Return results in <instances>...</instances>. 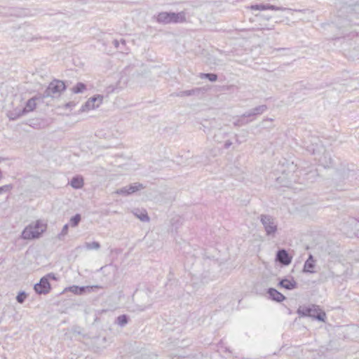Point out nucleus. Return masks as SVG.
<instances>
[{
  "mask_svg": "<svg viewBox=\"0 0 359 359\" xmlns=\"http://www.w3.org/2000/svg\"><path fill=\"white\" fill-rule=\"evenodd\" d=\"M156 22L159 24H177L186 22V13L181 11L174 12H161L154 16Z\"/></svg>",
  "mask_w": 359,
  "mask_h": 359,
  "instance_id": "f257e3e1",
  "label": "nucleus"
},
{
  "mask_svg": "<svg viewBox=\"0 0 359 359\" xmlns=\"http://www.w3.org/2000/svg\"><path fill=\"white\" fill-rule=\"evenodd\" d=\"M46 225L40 221H36L34 224L26 226L22 232L21 238L24 240H32L39 238L46 231Z\"/></svg>",
  "mask_w": 359,
  "mask_h": 359,
  "instance_id": "f03ea898",
  "label": "nucleus"
},
{
  "mask_svg": "<svg viewBox=\"0 0 359 359\" xmlns=\"http://www.w3.org/2000/svg\"><path fill=\"white\" fill-rule=\"evenodd\" d=\"M297 313L301 316L311 317L320 322H325L326 319L325 311L315 304L298 309Z\"/></svg>",
  "mask_w": 359,
  "mask_h": 359,
  "instance_id": "7ed1b4c3",
  "label": "nucleus"
},
{
  "mask_svg": "<svg viewBox=\"0 0 359 359\" xmlns=\"http://www.w3.org/2000/svg\"><path fill=\"white\" fill-rule=\"evenodd\" d=\"M260 222L264 226L266 235L274 238L278 231L275 218L269 215H261Z\"/></svg>",
  "mask_w": 359,
  "mask_h": 359,
  "instance_id": "20e7f679",
  "label": "nucleus"
},
{
  "mask_svg": "<svg viewBox=\"0 0 359 359\" xmlns=\"http://www.w3.org/2000/svg\"><path fill=\"white\" fill-rule=\"evenodd\" d=\"M66 89L65 83L60 80H54L50 82L43 93V97H55L60 95V93Z\"/></svg>",
  "mask_w": 359,
  "mask_h": 359,
  "instance_id": "39448f33",
  "label": "nucleus"
},
{
  "mask_svg": "<svg viewBox=\"0 0 359 359\" xmlns=\"http://www.w3.org/2000/svg\"><path fill=\"white\" fill-rule=\"evenodd\" d=\"M304 147L306 149L310 152L311 154H316L317 153H320L322 147L320 144V140L317 137H308L307 138H304L303 141Z\"/></svg>",
  "mask_w": 359,
  "mask_h": 359,
  "instance_id": "423d86ee",
  "label": "nucleus"
},
{
  "mask_svg": "<svg viewBox=\"0 0 359 359\" xmlns=\"http://www.w3.org/2000/svg\"><path fill=\"white\" fill-rule=\"evenodd\" d=\"M103 96L100 95H95L90 98H89L87 102L82 105L81 108V111H88L90 109H93L100 106V104L102 102Z\"/></svg>",
  "mask_w": 359,
  "mask_h": 359,
  "instance_id": "0eeeda50",
  "label": "nucleus"
},
{
  "mask_svg": "<svg viewBox=\"0 0 359 359\" xmlns=\"http://www.w3.org/2000/svg\"><path fill=\"white\" fill-rule=\"evenodd\" d=\"M292 259V257L289 255L285 249L281 248L276 252V261L282 266H288L291 264Z\"/></svg>",
  "mask_w": 359,
  "mask_h": 359,
  "instance_id": "6e6552de",
  "label": "nucleus"
},
{
  "mask_svg": "<svg viewBox=\"0 0 359 359\" xmlns=\"http://www.w3.org/2000/svg\"><path fill=\"white\" fill-rule=\"evenodd\" d=\"M50 284L47 277H42L39 283L34 285V289L37 294H48L50 290Z\"/></svg>",
  "mask_w": 359,
  "mask_h": 359,
  "instance_id": "1a4fd4ad",
  "label": "nucleus"
},
{
  "mask_svg": "<svg viewBox=\"0 0 359 359\" xmlns=\"http://www.w3.org/2000/svg\"><path fill=\"white\" fill-rule=\"evenodd\" d=\"M278 286L287 290H292L297 287L298 283L294 280L293 277H290V278L285 277L279 280Z\"/></svg>",
  "mask_w": 359,
  "mask_h": 359,
  "instance_id": "9d476101",
  "label": "nucleus"
},
{
  "mask_svg": "<svg viewBox=\"0 0 359 359\" xmlns=\"http://www.w3.org/2000/svg\"><path fill=\"white\" fill-rule=\"evenodd\" d=\"M252 10H257V11H264V10H273V11H292L291 8H285L282 6H276L271 4H255L251 6Z\"/></svg>",
  "mask_w": 359,
  "mask_h": 359,
  "instance_id": "9b49d317",
  "label": "nucleus"
},
{
  "mask_svg": "<svg viewBox=\"0 0 359 359\" xmlns=\"http://www.w3.org/2000/svg\"><path fill=\"white\" fill-rule=\"evenodd\" d=\"M266 109L267 106L266 104H262L246 111L242 115V117H252V119L250 120L252 121L257 115L263 114Z\"/></svg>",
  "mask_w": 359,
  "mask_h": 359,
  "instance_id": "f8f14e48",
  "label": "nucleus"
},
{
  "mask_svg": "<svg viewBox=\"0 0 359 359\" xmlns=\"http://www.w3.org/2000/svg\"><path fill=\"white\" fill-rule=\"evenodd\" d=\"M316 266V260L313 256L310 254L309 255L308 259L306 260L304 264V267L302 269V272L304 273H313L315 271L313 270Z\"/></svg>",
  "mask_w": 359,
  "mask_h": 359,
  "instance_id": "ddd939ff",
  "label": "nucleus"
},
{
  "mask_svg": "<svg viewBox=\"0 0 359 359\" xmlns=\"http://www.w3.org/2000/svg\"><path fill=\"white\" fill-rule=\"evenodd\" d=\"M269 299L276 302H282L286 297L276 289L270 287L267 290Z\"/></svg>",
  "mask_w": 359,
  "mask_h": 359,
  "instance_id": "4468645a",
  "label": "nucleus"
},
{
  "mask_svg": "<svg viewBox=\"0 0 359 359\" xmlns=\"http://www.w3.org/2000/svg\"><path fill=\"white\" fill-rule=\"evenodd\" d=\"M319 161L325 168H330L333 165V159L329 152L324 151L323 155L319 158Z\"/></svg>",
  "mask_w": 359,
  "mask_h": 359,
  "instance_id": "2eb2a0df",
  "label": "nucleus"
},
{
  "mask_svg": "<svg viewBox=\"0 0 359 359\" xmlns=\"http://www.w3.org/2000/svg\"><path fill=\"white\" fill-rule=\"evenodd\" d=\"M25 114V112H22V109H15L14 110L8 111L7 116L9 120L15 121Z\"/></svg>",
  "mask_w": 359,
  "mask_h": 359,
  "instance_id": "dca6fc26",
  "label": "nucleus"
},
{
  "mask_svg": "<svg viewBox=\"0 0 359 359\" xmlns=\"http://www.w3.org/2000/svg\"><path fill=\"white\" fill-rule=\"evenodd\" d=\"M36 97H32L29 99L26 102L25 107L22 108V112H25L26 114L29 111H32L36 106Z\"/></svg>",
  "mask_w": 359,
  "mask_h": 359,
  "instance_id": "f3484780",
  "label": "nucleus"
},
{
  "mask_svg": "<svg viewBox=\"0 0 359 359\" xmlns=\"http://www.w3.org/2000/svg\"><path fill=\"white\" fill-rule=\"evenodd\" d=\"M83 179L81 176L76 175L71 180L70 185L76 189H81L83 186Z\"/></svg>",
  "mask_w": 359,
  "mask_h": 359,
  "instance_id": "a211bd4d",
  "label": "nucleus"
},
{
  "mask_svg": "<svg viewBox=\"0 0 359 359\" xmlns=\"http://www.w3.org/2000/svg\"><path fill=\"white\" fill-rule=\"evenodd\" d=\"M136 218H138L143 222H149L150 221V218L147 214V212L144 209L140 210L136 208Z\"/></svg>",
  "mask_w": 359,
  "mask_h": 359,
  "instance_id": "6ab92c4d",
  "label": "nucleus"
},
{
  "mask_svg": "<svg viewBox=\"0 0 359 359\" xmlns=\"http://www.w3.org/2000/svg\"><path fill=\"white\" fill-rule=\"evenodd\" d=\"M129 319V316L126 314L120 315L115 319L114 323L123 327L128 324Z\"/></svg>",
  "mask_w": 359,
  "mask_h": 359,
  "instance_id": "aec40b11",
  "label": "nucleus"
},
{
  "mask_svg": "<svg viewBox=\"0 0 359 359\" xmlns=\"http://www.w3.org/2000/svg\"><path fill=\"white\" fill-rule=\"evenodd\" d=\"M116 193L118 194L128 196L129 194L135 193V186H133V184H130L128 187H123L121 189H118L116 191Z\"/></svg>",
  "mask_w": 359,
  "mask_h": 359,
  "instance_id": "412c9836",
  "label": "nucleus"
},
{
  "mask_svg": "<svg viewBox=\"0 0 359 359\" xmlns=\"http://www.w3.org/2000/svg\"><path fill=\"white\" fill-rule=\"evenodd\" d=\"M198 77L201 79H208L211 82H215L218 79L217 74L215 73H200Z\"/></svg>",
  "mask_w": 359,
  "mask_h": 359,
  "instance_id": "4be33fe9",
  "label": "nucleus"
},
{
  "mask_svg": "<svg viewBox=\"0 0 359 359\" xmlns=\"http://www.w3.org/2000/svg\"><path fill=\"white\" fill-rule=\"evenodd\" d=\"M340 175L344 180H348L350 177H353L355 175V172L354 170H351L349 168H344L340 170Z\"/></svg>",
  "mask_w": 359,
  "mask_h": 359,
  "instance_id": "5701e85b",
  "label": "nucleus"
},
{
  "mask_svg": "<svg viewBox=\"0 0 359 359\" xmlns=\"http://www.w3.org/2000/svg\"><path fill=\"white\" fill-rule=\"evenodd\" d=\"M81 220V216L80 214L77 213L71 217V219L69 220V225L72 227H76L79 225Z\"/></svg>",
  "mask_w": 359,
  "mask_h": 359,
  "instance_id": "b1692460",
  "label": "nucleus"
},
{
  "mask_svg": "<svg viewBox=\"0 0 359 359\" xmlns=\"http://www.w3.org/2000/svg\"><path fill=\"white\" fill-rule=\"evenodd\" d=\"M84 247L88 250H97L100 248V243H98L97 241H93L91 243L86 242L84 244Z\"/></svg>",
  "mask_w": 359,
  "mask_h": 359,
  "instance_id": "393cba45",
  "label": "nucleus"
},
{
  "mask_svg": "<svg viewBox=\"0 0 359 359\" xmlns=\"http://www.w3.org/2000/svg\"><path fill=\"white\" fill-rule=\"evenodd\" d=\"M86 88V86L83 83H78L74 88H72V90L74 93H82L85 89Z\"/></svg>",
  "mask_w": 359,
  "mask_h": 359,
  "instance_id": "a878e982",
  "label": "nucleus"
},
{
  "mask_svg": "<svg viewBox=\"0 0 359 359\" xmlns=\"http://www.w3.org/2000/svg\"><path fill=\"white\" fill-rule=\"evenodd\" d=\"M27 297V293L24 291H21L18 294V295L16 297V300L18 303L22 304L25 301Z\"/></svg>",
  "mask_w": 359,
  "mask_h": 359,
  "instance_id": "bb28decb",
  "label": "nucleus"
},
{
  "mask_svg": "<svg viewBox=\"0 0 359 359\" xmlns=\"http://www.w3.org/2000/svg\"><path fill=\"white\" fill-rule=\"evenodd\" d=\"M69 290L75 294H82L86 290V288L74 285L69 287Z\"/></svg>",
  "mask_w": 359,
  "mask_h": 359,
  "instance_id": "cd10ccee",
  "label": "nucleus"
},
{
  "mask_svg": "<svg viewBox=\"0 0 359 359\" xmlns=\"http://www.w3.org/2000/svg\"><path fill=\"white\" fill-rule=\"evenodd\" d=\"M246 117H242V116H241V118L239 119H238L237 121H234L233 122V125L235 126H243V125H245L247 123H248V121H245V118Z\"/></svg>",
  "mask_w": 359,
  "mask_h": 359,
  "instance_id": "c85d7f7f",
  "label": "nucleus"
},
{
  "mask_svg": "<svg viewBox=\"0 0 359 359\" xmlns=\"http://www.w3.org/2000/svg\"><path fill=\"white\" fill-rule=\"evenodd\" d=\"M206 89L205 88H195L191 89V92H193V95H198L201 93L203 94L206 92Z\"/></svg>",
  "mask_w": 359,
  "mask_h": 359,
  "instance_id": "c756f323",
  "label": "nucleus"
},
{
  "mask_svg": "<svg viewBox=\"0 0 359 359\" xmlns=\"http://www.w3.org/2000/svg\"><path fill=\"white\" fill-rule=\"evenodd\" d=\"M12 189H13V185L11 184H6V185H4L2 187H0V194H1L3 193H5V192H8Z\"/></svg>",
  "mask_w": 359,
  "mask_h": 359,
  "instance_id": "7c9ffc66",
  "label": "nucleus"
},
{
  "mask_svg": "<svg viewBox=\"0 0 359 359\" xmlns=\"http://www.w3.org/2000/svg\"><path fill=\"white\" fill-rule=\"evenodd\" d=\"M68 229H69V224H66L65 225H64V226H63L60 233L59 234V238L60 239H61L62 236H64L67 234Z\"/></svg>",
  "mask_w": 359,
  "mask_h": 359,
  "instance_id": "2f4dec72",
  "label": "nucleus"
},
{
  "mask_svg": "<svg viewBox=\"0 0 359 359\" xmlns=\"http://www.w3.org/2000/svg\"><path fill=\"white\" fill-rule=\"evenodd\" d=\"M168 194H169V197H168V200L170 201H172L175 199V191H173L172 189H169L168 190Z\"/></svg>",
  "mask_w": 359,
  "mask_h": 359,
  "instance_id": "473e14b6",
  "label": "nucleus"
},
{
  "mask_svg": "<svg viewBox=\"0 0 359 359\" xmlns=\"http://www.w3.org/2000/svg\"><path fill=\"white\" fill-rule=\"evenodd\" d=\"M136 359H149V353H147L144 351L140 355L136 356Z\"/></svg>",
  "mask_w": 359,
  "mask_h": 359,
  "instance_id": "72a5a7b5",
  "label": "nucleus"
},
{
  "mask_svg": "<svg viewBox=\"0 0 359 359\" xmlns=\"http://www.w3.org/2000/svg\"><path fill=\"white\" fill-rule=\"evenodd\" d=\"M222 135L223 136H224V135H226V133H222L221 131H219V133H218V134H215V135H214V140H215V142H219L218 137H219V135Z\"/></svg>",
  "mask_w": 359,
  "mask_h": 359,
  "instance_id": "f704fd0d",
  "label": "nucleus"
},
{
  "mask_svg": "<svg viewBox=\"0 0 359 359\" xmlns=\"http://www.w3.org/2000/svg\"><path fill=\"white\" fill-rule=\"evenodd\" d=\"M173 95L177 97H185V92H184V90H182V91L176 92Z\"/></svg>",
  "mask_w": 359,
  "mask_h": 359,
  "instance_id": "c9c22d12",
  "label": "nucleus"
},
{
  "mask_svg": "<svg viewBox=\"0 0 359 359\" xmlns=\"http://www.w3.org/2000/svg\"><path fill=\"white\" fill-rule=\"evenodd\" d=\"M74 106H75V103L74 102H69L65 104V109H69V108H71V107H74Z\"/></svg>",
  "mask_w": 359,
  "mask_h": 359,
  "instance_id": "e433bc0d",
  "label": "nucleus"
},
{
  "mask_svg": "<svg viewBox=\"0 0 359 359\" xmlns=\"http://www.w3.org/2000/svg\"><path fill=\"white\" fill-rule=\"evenodd\" d=\"M232 144V142L230 141V140H227L225 142L224 144V149H229Z\"/></svg>",
  "mask_w": 359,
  "mask_h": 359,
  "instance_id": "4c0bfd02",
  "label": "nucleus"
},
{
  "mask_svg": "<svg viewBox=\"0 0 359 359\" xmlns=\"http://www.w3.org/2000/svg\"><path fill=\"white\" fill-rule=\"evenodd\" d=\"M44 277H47L48 280H49L50 278H51L53 280H55L56 279L55 274L52 273L47 274Z\"/></svg>",
  "mask_w": 359,
  "mask_h": 359,
  "instance_id": "58836bf2",
  "label": "nucleus"
},
{
  "mask_svg": "<svg viewBox=\"0 0 359 359\" xmlns=\"http://www.w3.org/2000/svg\"><path fill=\"white\" fill-rule=\"evenodd\" d=\"M143 188L144 187L142 184L136 182V192Z\"/></svg>",
  "mask_w": 359,
  "mask_h": 359,
  "instance_id": "ea45409f",
  "label": "nucleus"
},
{
  "mask_svg": "<svg viewBox=\"0 0 359 359\" xmlns=\"http://www.w3.org/2000/svg\"><path fill=\"white\" fill-rule=\"evenodd\" d=\"M185 92V96H192L193 95V92H191V90H184Z\"/></svg>",
  "mask_w": 359,
  "mask_h": 359,
  "instance_id": "a19ab883",
  "label": "nucleus"
},
{
  "mask_svg": "<svg viewBox=\"0 0 359 359\" xmlns=\"http://www.w3.org/2000/svg\"><path fill=\"white\" fill-rule=\"evenodd\" d=\"M149 359H158L157 355L149 353Z\"/></svg>",
  "mask_w": 359,
  "mask_h": 359,
  "instance_id": "79ce46f5",
  "label": "nucleus"
},
{
  "mask_svg": "<svg viewBox=\"0 0 359 359\" xmlns=\"http://www.w3.org/2000/svg\"><path fill=\"white\" fill-rule=\"evenodd\" d=\"M112 43L114 45L115 47L118 48V46H119V41L118 40L115 39V40L113 41Z\"/></svg>",
  "mask_w": 359,
  "mask_h": 359,
  "instance_id": "37998d69",
  "label": "nucleus"
},
{
  "mask_svg": "<svg viewBox=\"0 0 359 359\" xmlns=\"http://www.w3.org/2000/svg\"><path fill=\"white\" fill-rule=\"evenodd\" d=\"M273 119L272 118H266V119H264L263 121H262V125L264 127H265V125H264V123L265 122H267V121H272Z\"/></svg>",
  "mask_w": 359,
  "mask_h": 359,
  "instance_id": "c03bdc74",
  "label": "nucleus"
},
{
  "mask_svg": "<svg viewBox=\"0 0 359 359\" xmlns=\"http://www.w3.org/2000/svg\"><path fill=\"white\" fill-rule=\"evenodd\" d=\"M290 50V48H278V49H277V50Z\"/></svg>",
  "mask_w": 359,
  "mask_h": 359,
  "instance_id": "a18cd8bd",
  "label": "nucleus"
},
{
  "mask_svg": "<svg viewBox=\"0 0 359 359\" xmlns=\"http://www.w3.org/2000/svg\"><path fill=\"white\" fill-rule=\"evenodd\" d=\"M121 44H122L123 46H125V44H126V41H125L124 39H121Z\"/></svg>",
  "mask_w": 359,
  "mask_h": 359,
  "instance_id": "49530a36",
  "label": "nucleus"
},
{
  "mask_svg": "<svg viewBox=\"0 0 359 359\" xmlns=\"http://www.w3.org/2000/svg\"><path fill=\"white\" fill-rule=\"evenodd\" d=\"M74 332L75 333H77V334H80V332H79V330H76V329L74 330Z\"/></svg>",
  "mask_w": 359,
  "mask_h": 359,
  "instance_id": "de8ad7c7",
  "label": "nucleus"
},
{
  "mask_svg": "<svg viewBox=\"0 0 359 359\" xmlns=\"http://www.w3.org/2000/svg\"><path fill=\"white\" fill-rule=\"evenodd\" d=\"M294 11L296 12H302V10H294Z\"/></svg>",
  "mask_w": 359,
  "mask_h": 359,
  "instance_id": "09e8293b",
  "label": "nucleus"
},
{
  "mask_svg": "<svg viewBox=\"0 0 359 359\" xmlns=\"http://www.w3.org/2000/svg\"><path fill=\"white\" fill-rule=\"evenodd\" d=\"M1 175H2V172H1V170H0V176H1Z\"/></svg>",
  "mask_w": 359,
  "mask_h": 359,
  "instance_id": "8fccbe9b",
  "label": "nucleus"
}]
</instances>
